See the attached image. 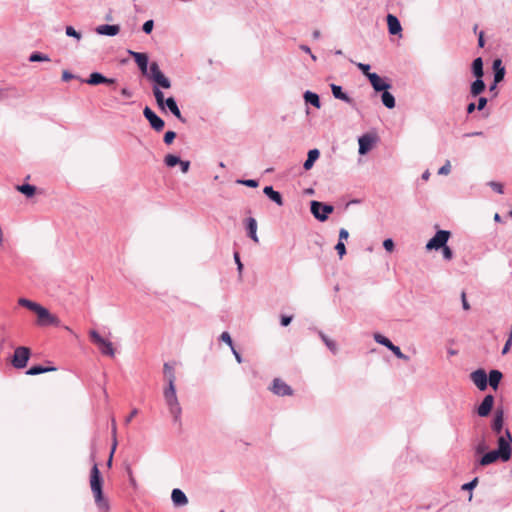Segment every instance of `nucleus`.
I'll use <instances>...</instances> for the list:
<instances>
[{"mask_svg": "<svg viewBox=\"0 0 512 512\" xmlns=\"http://www.w3.org/2000/svg\"><path fill=\"white\" fill-rule=\"evenodd\" d=\"M130 56L133 57L141 73L147 77L150 81L154 82L155 85L160 86L164 89L171 88V81L166 77L160 70L157 62H152L149 66V59L146 53L135 52L128 50Z\"/></svg>", "mask_w": 512, "mask_h": 512, "instance_id": "nucleus-1", "label": "nucleus"}, {"mask_svg": "<svg viewBox=\"0 0 512 512\" xmlns=\"http://www.w3.org/2000/svg\"><path fill=\"white\" fill-rule=\"evenodd\" d=\"M103 479L101 477L98 465L93 464L90 472V487L94 495L95 503L101 512L109 510L108 501L104 498L102 491Z\"/></svg>", "mask_w": 512, "mask_h": 512, "instance_id": "nucleus-2", "label": "nucleus"}, {"mask_svg": "<svg viewBox=\"0 0 512 512\" xmlns=\"http://www.w3.org/2000/svg\"><path fill=\"white\" fill-rule=\"evenodd\" d=\"M160 86H153V95L155 97L156 103L161 110H165L167 108L178 120L182 123H186V118H184L181 114V111L177 105L174 97H168L165 99L164 93L161 91Z\"/></svg>", "mask_w": 512, "mask_h": 512, "instance_id": "nucleus-3", "label": "nucleus"}, {"mask_svg": "<svg viewBox=\"0 0 512 512\" xmlns=\"http://www.w3.org/2000/svg\"><path fill=\"white\" fill-rule=\"evenodd\" d=\"M163 397L174 423L181 426L182 408L177 397L176 387H165Z\"/></svg>", "mask_w": 512, "mask_h": 512, "instance_id": "nucleus-4", "label": "nucleus"}, {"mask_svg": "<svg viewBox=\"0 0 512 512\" xmlns=\"http://www.w3.org/2000/svg\"><path fill=\"white\" fill-rule=\"evenodd\" d=\"M512 435L508 428H506L503 434L498 435L497 439V451L502 455V461L507 462L512 455Z\"/></svg>", "mask_w": 512, "mask_h": 512, "instance_id": "nucleus-5", "label": "nucleus"}, {"mask_svg": "<svg viewBox=\"0 0 512 512\" xmlns=\"http://www.w3.org/2000/svg\"><path fill=\"white\" fill-rule=\"evenodd\" d=\"M90 338L94 344H96L101 353L106 356L113 357L115 355V349L113 344L104 339L96 330H91L89 332Z\"/></svg>", "mask_w": 512, "mask_h": 512, "instance_id": "nucleus-6", "label": "nucleus"}, {"mask_svg": "<svg viewBox=\"0 0 512 512\" xmlns=\"http://www.w3.org/2000/svg\"><path fill=\"white\" fill-rule=\"evenodd\" d=\"M310 210L317 220L324 222L328 219L329 214L333 212L334 207L332 205L313 200L310 204Z\"/></svg>", "mask_w": 512, "mask_h": 512, "instance_id": "nucleus-7", "label": "nucleus"}, {"mask_svg": "<svg viewBox=\"0 0 512 512\" xmlns=\"http://www.w3.org/2000/svg\"><path fill=\"white\" fill-rule=\"evenodd\" d=\"M31 351L28 347L20 346L17 347L12 356L11 363L16 369H23L26 367L27 362L30 358Z\"/></svg>", "mask_w": 512, "mask_h": 512, "instance_id": "nucleus-8", "label": "nucleus"}, {"mask_svg": "<svg viewBox=\"0 0 512 512\" xmlns=\"http://www.w3.org/2000/svg\"><path fill=\"white\" fill-rule=\"evenodd\" d=\"M450 232L447 230H439L436 234L427 242V250H439L445 246L449 240Z\"/></svg>", "mask_w": 512, "mask_h": 512, "instance_id": "nucleus-9", "label": "nucleus"}, {"mask_svg": "<svg viewBox=\"0 0 512 512\" xmlns=\"http://www.w3.org/2000/svg\"><path fill=\"white\" fill-rule=\"evenodd\" d=\"M35 313L38 316V324L41 326L47 325H55L58 326L60 321L59 319L52 315L45 307L39 305L35 310Z\"/></svg>", "mask_w": 512, "mask_h": 512, "instance_id": "nucleus-10", "label": "nucleus"}, {"mask_svg": "<svg viewBox=\"0 0 512 512\" xmlns=\"http://www.w3.org/2000/svg\"><path fill=\"white\" fill-rule=\"evenodd\" d=\"M144 117L148 120L150 126L157 132L163 130L165 122L151 108L146 106L143 110Z\"/></svg>", "mask_w": 512, "mask_h": 512, "instance_id": "nucleus-11", "label": "nucleus"}, {"mask_svg": "<svg viewBox=\"0 0 512 512\" xmlns=\"http://www.w3.org/2000/svg\"><path fill=\"white\" fill-rule=\"evenodd\" d=\"M470 379L480 391H484L488 386V376L483 369H477L470 374Z\"/></svg>", "mask_w": 512, "mask_h": 512, "instance_id": "nucleus-12", "label": "nucleus"}, {"mask_svg": "<svg viewBox=\"0 0 512 512\" xmlns=\"http://www.w3.org/2000/svg\"><path fill=\"white\" fill-rule=\"evenodd\" d=\"M368 80L376 92H384L391 88V84L386 79L380 77L377 73L368 75Z\"/></svg>", "mask_w": 512, "mask_h": 512, "instance_id": "nucleus-13", "label": "nucleus"}, {"mask_svg": "<svg viewBox=\"0 0 512 512\" xmlns=\"http://www.w3.org/2000/svg\"><path fill=\"white\" fill-rule=\"evenodd\" d=\"M376 142V137L371 134H364L358 139L359 144V154L365 155L367 154L373 147L374 143Z\"/></svg>", "mask_w": 512, "mask_h": 512, "instance_id": "nucleus-14", "label": "nucleus"}, {"mask_svg": "<svg viewBox=\"0 0 512 512\" xmlns=\"http://www.w3.org/2000/svg\"><path fill=\"white\" fill-rule=\"evenodd\" d=\"M504 426V410L502 408H497L494 412V417L491 423V429L496 435L503 434Z\"/></svg>", "mask_w": 512, "mask_h": 512, "instance_id": "nucleus-15", "label": "nucleus"}, {"mask_svg": "<svg viewBox=\"0 0 512 512\" xmlns=\"http://www.w3.org/2000/svg\"><path fill=\"white\" fill-rule=\"evenodd\" d=\"M272 392L278 396H290L293 394L292 388L279 378H275L272 384Z\"/></svg>", "mask_w": 512, "mask_h": 512, "instance_id": "nucleus-16", "label": "nucleus"}, {"mask_svg": "<svg viewBox=\"0 0 512 512\" xmlns=\"http://www.w3.org/2000/svg\"><path fill=\"white\" fill-rule=\"evenodd\" d=\"M493 404H494V396L491 394L486 395L483 398L482 402L477 407V414L480 417H487L493 408Z\"/></svg>", "mask_w": 512, "mask_h": 512, "instance_id": "nucleus-17", "label": "nucleus"}, {"mask_svg": "<svg viewBox=\"0 0 512 512\" xmlns=\"http://www.w3.org/2000/svg\"><path fill=\"white\" fill-rule=\"evenodd\" d=\"M85 82L89 85H99V84H107L112 85L116 83V80L113 78H107L99 72H93L89 75V77L85 80Z\"/></svg>", "mask_w": 512, "mask_h": 512, "instance_id": "nucleus-18", "label": "nucleus"}, {"mask_svg": "<svg viewBox=\"0 0 512 512\" xmlns=\"http://www.w3.org/2000/svg\"><path fill=\"white\" fill-rule=\"evenodd\" d=\"M497 460L502 461V455L497 450H491L484 453L483 456L477 461V466H488Z\"/></svg>", "mask_w": 512, "mask_h": 512, "instance_id": "nucleus-19", "label": "nucleus"}, {"mask_svg": "<svg viewBox=\"0 0 512 512\" xmlns=\"http://www.w3.org/2000/svg\"><path fill=\"white\" fill-rule=\"evenodd\" d=\"M330 87H331V91H332L334 98L342 100L351 106L355 105L354 100L351 97H349L347 93L343 92L341 86L336 85V84H331Z\"/></svg>", "mask_w": 512, "mask_h": 512, "instance_id": "nucleus-20", "label": "nucleus"}, {"mask_svg": "<svg viewBox=\"0 0 512 512\" xmlns=\"http://www.w3.org/2000/svg\"><path fill=\"white\" fill-rule=\"evenodd\" d=\"M386 19L389 33L391 35L401 34L402 26L399 19L393 14H388Z\"/></svg>", "mask_w": 512, "mask_h": 512, "instance_id": "nucleus-21", "label": "nucleus"}, {"mask_svg": "<svg viewBox=\"0 0 512 512\" xmlns=\"http://www.w3.org/2000/svg\"><path fill=\"white\" fill-rule=\"evenodd\" d=\"M163 373H164V377L167 381L166 387H176L175 386L176 376H175L174 366L168 362L164 363Z\"/></svg>", "mask_w": 512, "mask_h": 512, "instance_id": "nucleus-22", "label": "nucleus"}, {"mask_svg": "<svg viewBox=\"0 0 512 512\" xmlns=\"http://www.w3.org/2000/svg\"><path fill=\"white\" fill-rule=\"evenodd\" d=\"M171 499L175 506H185L188 503V498L185 493L178 488L172 490Z\"/></svg>", "mask_w": 512, "mask_h": 512, "instance_id": "nucleus-23", "label": "nucleus"}, {"mask_svg": "<svg viewBox=\"0 0 512 512\" xmlns=\"http://www.w3.org/2000/svg\"><path fill=\"white\" fill-rule=\"evenodd\" d=\"M263 193L278 206H282L284 204L282 195L278 191L274 190L272 186L264 187Z\"/></svg>", "mask_w": 512, "mask_h": 512, "instance_id": "nucleus-24", "label": "nucleus"}, {"mask_svg": "<svg viewBox=\"0 0 512 512\" xmlns=\"http://www.w3.org/2000/svg\"><path fill=\"white\" fill-rule=\"evenodd\" d=\"M120 27L119 25H109L104 24L100 25L96 28V32L100 35H106V36H115L119 33Z\"/></svg>", "mask_w": 512, "mask_h": 512, "instance_id": "nucleus-25", "label": "nucleus"}, {"mask_svg": "<svg viewBox=\"0 0 512 512\" xmlns=\"http://www.w3.org/2000/svg\"><path fill=\"white\" fill-rule=\"evenodd\" d=\"M246 230H247V234L248 236L255 242V243H258L259 242V238L257 236V222L255 220V218L253 217H249L247 220H246Z\"/></svg>", "mask_w": 512, "mask_h": 512, "instance_id": "nucleus-26", "label": "nucleus"}, {"mask_svg": "<svg viewBox=\"0 0 512 512\" xmlns=\"http://www.w3.org/2000/svg\"><path fill=\"white\" fill-rule=\"evenodd\" d=\"M486 88L482 78H476L470 85V94L472 97L480 95Z\"/></svg>", "mask_w": 512, "mask_h": 512, "instance_id": "nucleus-27", "label": "nucleus"}, {"mask_svg": "<svg viewBox=\"0 0 512 512\" xmlns=\"http://www.w3.org/2000/svg\"><path fill=\"white\" fill-rule=\"evenodd\" d=\"M320 156V152L318 149H311L309 150L308 154H307V159L305 160L304 164H303V168L308 171L310 170L315 161L319 158Z\"/></svg>", "mask_w": 512, "mask_h": 512, "instance_id": "nucleus-28", "label": "nucleus"}, {"mask_svg": "<svg viewBox=\"0 0 512 512\" xmlns=\"http://www.w3.org/2000/svg\"><path fill=\"white\" fill-rule=\"evenodd\" d=\"M503 375L499 370L493 369L489 372L488 375V383L489 385L496 390L499 386V383L502 379Z\"/></svg>", "mask_w": 512, "mask_h": 512, "instance_id": "nucleus-29", "label": "nucleus"}, {"mask_svg": "<svg viewBox=\"0 0 512 512\" xmlns=\"http://www.w3.org/2000/svg\"><path fill=\"white\" fill-rule=\"evenodd\" d=\"M471 72L476 78H482L484 75L483 70V60L481 57H478L473 60L471 65Z\"/></svg>", "mask_w": 512, "mask_h": 512, "instance_id": "nucleus-30", "label": "nucleus"}, {"mask_svg": "<svg viewBox=\"0 0 512 512\" xmlns=\"http://www.w3.org/2000/svg\"><path fill=\"white\" fill-rule=\"evenodd\" d=\"M303 97L307 104H311L312 106L318 109L321 107V102L318 94L311 91H306Z\"/></svg>", "mask_w": 512, "mask_h": 512, "instance_id": "nucleus-31", "label": "nucleus"}, {"mask_svg": "<svg viewBox=\"0 0 512 512\" xmlns=\"http://www.w3.org/2000/svg\"><path fill=\"white\" fill-rule=\"evenodd\" d=\"M55 370H56L55 367H44V366H41V365H34V366L30 367L26 371V374L27 375H31V376H35V375H39V374H42V373H46V372H50V371H55Z\"/></svg>", "mask_w": 512, "mask_h": 512, "instance_id": "nucleus-32", "label": "nucleus"}, {"mask_svg": "<svg viewBox=\"0 0 512 512\" xmlns=\"http://www.w3.org/2000/svg\"><path fill=\"white\" fill-rule=\"evenodd\" d=\"M381 100L383 105L388 109H392L396 105L394 96L388 90L382 92Z\"/></svg>", "mask_w": 512, "mask_h": 512, "instance_id": "nucleus-33", "label": "nucleus"}, {"mask_svg": "<svg viewBox=\"0 0 512 512\" xmlns=\"http://www.w3.org/2000/svg\"><path fill=\"white\" fill-rule=\"evenodd\" d=\"M319 337L327 346V348L333 353L336 354L338 351V347L335 341L331 340L327 335H325L322 331L318 332Z\"/></svg>", "mask_w": 512, "mask_h": 512, "instance_id": "nucleus-34", "label": "nucleus"}, {"mask_svg": "<svg viewBox=\"0 0 512 512\" xmlns=\"http://www.w3.org/2000/svg\"><path fill=\"white\" fill-rule=\"evenodd\" d=\"M16 189L26 197H32L35 194L36 187L30 184L18 185Z\"/></svg>", "mask_w": 512, "mask_h": 512, "instance_id": "nucleus-35", "label": "nucleus"}, {"mask_svg": "<svg viewBox=\"0 0 512 512\" xmlns=\"http://www.w3.org/2000/svg\"><path fill=\"white\" fill-rule=\"evenodd\" d=\"M10 93L14 97L20 96L17 94V89L15 87L0 88V101L6 100L10 96Z\"/></svg>", "mask_w": 512, "mask_h": 512, "instance_id": "nucleus-36", "label": "nucleus"}, {"mask_svg": "<svg viewBox=\"0 0 512 512\" xmlns=\"http://www.w3.org/2000/svg\"><path fill=\"white\" fill-rule=\"evenodd\" d=\"M18 304H19L20 306H22V307H25V308H27V309H29V310L33 311V312H35V310H36V309L38 308V306L40 305V304H38V303H36V302H33V301L29 300V299H26V298H20V299L18 300Z\"/></svg>", "mask_w": 512, "mask_h": 512, "instance_id": "nucleus-37", "label": "nucleus"}, {"mask_svg": "<svg viewBox=\"0 0 512 512\" xmlns=\"http://www.w3.org/2000/svg\"><path fill=\"white\" fill-rule=\"evenodd\" d=\"M374 340L378 344H381V345L385 346L388 349H390V347H393V345H394L387 337L383 336L380 333H375L374 334Z\"/></svg>", "mask_w": 512, "mask_h": 512, "instance_id": "nucleus-38", "label": "nucleus"}, {"mask_svg": "<svg viewBox=\"0 0 512 512\" xmlns=\"http://www.w3.org/2000/svg\"><path fill=\"white\" fill-rule=\"evenodd\" d=\"M178 162H181L180 157L173 154H168L164 158V163L167 167H174L178 164Z\"/></svg>", "mask_w": 512, "mask_h": 512, "instance_id": "nucleus-39", "label": "nucleus"}, {"mask_svg": "<svg viewBox=\"0 0 512 512\" xmlns=\"http://www.w3.org/2000/svg\"><path fill=\"white\" fill-rule=\"evenodd\" d=\"M49 57L45 54H42L40 52H34L30 55L29 61L30 62H40V61H49Z\"/></svg>", "mask_w": 512, "mask_h": 512, "instance_id": "nucleus-40", "label": "nucleus"}, {"mask_svg": "<svg viewBox=\"0 0 512 512\" xmlns=\"http://www.w3.org/2000/svg\"><path fill=\"white\" fill-rule=\"evenodd\" d=\"M397 358L399 359H402V360H405V361H408L409 360V357L407 355H405L404 353H402L401 349L396 346V345H393V347H390L389 349Z\"/></svg>", "mask_w": 512, "mask_h": 512, "instance_id": "nucleus-41", "label": "nucleus"}, {"mask_svg": "<svg viewBox=\"0 0 512 512\" xmlns=\"http://www.w3.org/2000/svg\"><path fill=\"white\" fill-rule=\"evenodd\" d=\"M236 182L238 184L245 185V186L251 187V188H256L259 185V182L254 179H246V180L238 179Z\"/></svg>", "mask_w": 512, "mask_h": 512, "instance_id": "nucleus-42", "label": "nucleus"}, {"mask_svg": "<svg viewBox=\"0 0 512 512\" xmlns=\"http://www.w3.org/2000/svg\"><path fill=\"white\" fill-rule=\"evenodd\" d=\"M66 35L69 37H73L77 40L81 39V33L76 31L72 26H67L65 29Z\"/></svg>", "mask_w": 512, "mask_h": 512, "instance_id": "nucleus-43", "label": "nucleus"}, {"mask_svg": "<svg viewBox=\"0 0 512 512\" xmlns=\"http://www.w3.org/2000/svg\"><path fill=\"white\" fill-rule=\"evenodd\" d=\"M505 76V68L501 67V69H498L494 72V82L495 84L501 82L504 79Z\"/></svg>", "mask_w": 512, "mask_h": 512, "instance_id": "nucleus-44", "label": "nucleus"}, {"mask_svg": "<svg viewBox=\"0 0 512 512\" xmlns=\"http://www.w3.org/2000/svg\"><path fill=\"white\" fill-rule=\"evenodd\" d=\"M176 138V133L174 131H167L164 134L163 141L165 144L170 145L174 139Z\"/></svg>", "mask_w": 512, "mask_h": 512, "instance_id": "nucleus-45", "label": "nucleus"}, {"mask_svg": "<svg viewBox=\"0 0 512 512\" xmlns=\"http://www.w3.org/2000/svg\"><path fill=\"white\" fill-rule=\"evenodd\" d=\"M356 66L362 73L368 78V75H372L374 72H370V65L364 63H357Z\"/></svg>", "mask_w": 512, "mask_h": 512, "instance_id": "nucleus-46", "label": "nucleus"}, {"mask_svg": "<svg viewBox=\"0 0 512 512\" xmlns=\"http://www.w3.org/2000/svg\"><path fill=\"white\" fill-rule=\"evenodd\" d=\"M383 247L387 252H393L395 248L394 241L391 238H387L383 241Z\"/></svg>", "mask_w": 512, "mask_h": 512, "instance_id": "nucleus-47", "label": "nucleus"}, {"mask_svg": "<svg viewBox=\"0 0 512 512\" xmlns=\"http://www.w3.org/2000/svg\"><path fill=\"white\" fill-rule=\"evenodd\" d=\"M441 249H442L443 258L445 260L449 261V260H451L453 258V252H452V250L450 249L449 246L445 245Z\"/></svg>", "mask_w": 512, "mask_h": 512, "instance_id": "nucleus-48", "label": "nucleus"}, {"mask_svg": "<svg viewBox=\"0 0 512 512\" xmlns=\"http://www.w3.org/2000/svg\"><path fill=\"white\" fill-rule=\"evenodd\" d=\"M220 340L225 342L226 344H228L230 346V348L233 347L232 338L227 331L222 332V334L220 335Z\"/></svg>", "mask_w": 512, "mask_h": 512, "instance_id": "nucleus-49", "label": "nucleus"}, {"mask_svg": "<svg viewBox=\"0 0 512 512\" xmlns=\"http://www.w3.org/2000/svg\"><path fill=\"white\" fill-rule=\"evenodd\" d=\"M451 171L450 161L447 160L445 164L438 170L439 175H448Z\"/></svg>", "mask_w": 512, "mask_h": 512, "instance_id": "nucleus-50", "label": "nucleus"}, {"mask_svg": "<svg viewBox=\"0 0 512 512\" xmlns=\"http://www.w3.org/2000/svg\"><path fill=\"white\" fill-rule=\"evenodd\" d=\"M335 250L337 251L340 258H342L346 254V247L342 241H338L335 246Z\"/></svg>", "mask_w": 512, "mask_h": 512, "instance_id": "nucleus-51", "label": "nucleus"}, {"mask_svg": "<svg viewBox=\"0 0 512 512\" xmlns=\"http://www.w3.org/2000/svg\"><path fill=\"white\" fill-rule=\"evenodd\" d=\"M153 27H154V22L153 20H147L146 22H144L143 26H142V30L146 33V34H150L153 30Z\"/></svg>", "mask_w": 512, "mask_h": 512, "instance_id": "nucleus-52", "label": "nucleus"}, {"mask_svg": "<svg viewBox=\"0 0 512 512\" xmlns=\"http://www.w3.org/2000/svg\"><path fill=\"white\" fill-rule=\"evenodd\" d=\"M488 185L497 193L502 194L503 193V185L499 182L491 181L488 183Z\"/></svg>", "mask_w": 512, "mask_h": 512, "instance_id": "nucleus-53", "label": "nucleus"}, {"mask_svg": "<svg viewBox=\"0 0 512 512\" xmlns=\"http://www.w3.org/2000/svg\"><path fill=\"white\" fill-rule=\"evenodd\" d=\"M487 445L484 440H482L476 447H475V453L476 454H484L487 450Z\"/></svg>", "mask_w": 512, "mask_h": 512, "instance_id": "nucleus-54", "label": "nucleus"}, {"mask_svg": "<svg viewBox=\"0 0 512 512\" xmlns=\"http://www.w3.org/2000/svg\"><path fill=\"white\" fill-rule=\"evenodd\" d=\"M478 484V478L475 477L472 481L468 482V483H465L463 486H462V489L463 490H472L473 488L476 487V485Z\"/></svg>", "mask_w": 512, "mask_h": 512, "instance_id": "nucleus-55", "label": "nucleus"}, {"mask_svg": "<svg viewBox=\"0 0 512 512\" xmlns=\"http://www.w3.org/2000/svg\"><path fill=\"white\" fill-rule=\"evenodd\" d=\"M234 260H235V263L237 265V270H238L239 274L241 275V273L243 271V264H242V262L240 260V256H239L238 252L234 253Z\"/></svg>", "mask_w": 512, "mask_h": 512, "instance_id": "nucleus-56", "label": "nucleus"}, {"mask_svg": "<svg viewBox=\"0 0 512 512\" xmlns=\"http://www.w3.org/2000/svg\"><path fill=\"white\" fill-rule=\"evenodd\" d=\"M178 164L180 165V169L183 173H187L189 171V168H190V162L189 161H183L181 160V162H178Z\"/></svg>", "mask_w": 512, "mask_h": 512, "instance_id": "nucleus-57", "label": "nucleus"}, {"mask_svg": "<svg viewBox=\"0 0 512 512\" xmlns=\"http://www.w3.org/2000/svg\"><path fill=\"white\" fill-rule=\"evenodd\" d=\"M486 104H487V98H485V97H480V98L478 99V104H477L476 108H477L479 111H481V110H483V109L485 108Z\"/></svg>", "mask_w": 512, "mask_h": 512, "instance_id": "nucleus-58", "label": "nucleus"}, {"mask_svg": "<svg viewBox=\"0 0 512 512\" xmlns=\"http://www.w3.org/2000/svg\"><path fill=\"white\" fill-rule=\"evenodd\" d=\"M348 237H349V232L346 229L341 228L339 231V241L343 242V240H347Z\"/></svg>", "mask_w": 512, "mask_h": 512, "instance_id": "nucleus-59", "label": "nucleus"}, {"mask_svg": "<svg viewBox=\"0 0 512 512\" xmlns=\"http://www.w3.org/2000/svg\"><path fill=\"white\" fill-rule=\"evenodd\" d=\"M138 414V409L134 408L125 419V424H129L132 419Z\"/></svg>", "mask_w": 512, "mask_h": 512, "instance_id": "nucleus-60", "label": "nucleus"}, {"mask_svg": "<svg viewBox=\"0 0 512 512\" xmlns=\"http://www.w3.org/2000/svg\"><path fill=\"white\" fill-rule=\"evenodd\" d=\"M73 78H74V75L72 73H70L67 70L63 71V73H62V80L63 81L67 82V81H69V80H71Z\"/></svg>", "mask_w": 512, "mask_h": 512, "instance_id": "nucleus-61", "label": "nucleus"}, {"mask_svg": "<svg viewBox=\"0 0 512 512\" xmlns=\"http://www.w3.org/2000/svg\"><path fill=\"white\" fill-rule=\"evenodd\" d=\"M292 321V316H286V315H283L281 317V325L282 326H288Z\"/></svg>", "mask_w": 512, "mask_h": 512, "instance_id": "nucleus-62", "label": "nucleus"}, {"mask_svg": "<svg viewBox=\"0 0 512 512\" xmlns=\"http://www.w3.org/2000/svg\"><path fill=\"white\" fill-rule=\"evenodd\" d=\"M512 345V340L507 339L506 343L504 344V347L502 349V354L505 355L509 352Z\"/></svg>", "mask_w": 512, "mask_h": 512, "instance_id": "nucleus-63", "label": "nucleus"}, {"mask_svg": "<svg viewBox=\"0 0 512 512\" xmlns=\"http://www.w3.org/2000/svg\"><path fill=\"white\" fill-rule=\"evenodd\" d=\"M461 299H462V306H463V309L464 310H469L470 309V305L466 299V295L464 292H462V295H461Z\"/></svg>", "mask_w": 512, "mask_h": 512, "instance_id": "nucleus-64", "label": "nucleus"}]
</instances>
